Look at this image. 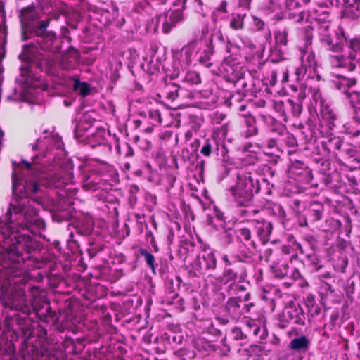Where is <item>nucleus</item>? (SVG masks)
<instances>
[{
  "label": "nucleus",
  "instance_id": "obj_1",
  "mask_svg": "<svg viewBox=\"0 0 360 360\" xmlns=\"http://www.w3.org/2000/svg\"><path fill=\"white\" fill-rule=\"evenodd\" d=\"M44 136L33 145V150H44L43 155H35L32 162L23 160L14 167L12 174L13 198L5 215L4 225H11L22 216L27 225H45L34 204L46 207L49 198L43 191L44 188H65L59 193L60 202L71 205L75 188L69 186L72 181L71 165L62 158L65 155L64 144L56 134L44 131ZM15 225H24L17 223Z\"/></svg>",
  "mask_w": 360,
  "mask_h": 360
},
{
  "label": "nucleus",
  "instance_id": "obj_2",
  "mask_svg": "<svg viewBox=\"0 0 360 360\" xmlns=\"http://www.w3.org/2000/svg\"><path fill=\"white\" fill-rule=\"evenodd\" d=\"M315 10V21L317 22V30L320 41L328 51L332 52L329 56V63L333 68L354 71L360 69V36L347 38L342 30L340 34L330 29V15L327 11Z\"/></svg>",
  "mask_w": 360,
  "mask_h": 360
},
{
  "label": "nucleus",
  "instance_id": "obj_3",
  "mask_svg": "<svg viewBox=\"0 0 360 360\" xmlns=\"http://www.w3.org/2000/svg\"><path fill=\"white\" fill-rule=\"evenodd\" d=\"M25 259H33L37 264L41 263V261L34 256L27 255L25 258L15 245L10 246L3 255V262L0 265V285L3 288L14 285L11 288L10 293L3 295V306L27 316L30 314L31 309L27 303L25 289L22 287L27 281L23 276L22 268V264Z\"/></svg>",
  "mask_w": 360,
  "mask_h": 360
},
{
  "label": "nucleus",
  "instance_id": "obj_4",
  "mask_svg": "<svg viewBox=\"0 0 360 360\" xmlns=\"http://www.w3.org/2000/svg\"><path fill=\"white\" fill-rule=\"evenodd\" d=\"M48 21H40L39 25L32 30L31 35L37 37L36 49L44 52L40 61L42 70L51 75H59L58 68L69 70L75 69L79 63V53L74 48L60 55V41L53 32H47Z\"/></svg>",
  "mask_w": 360,
  "mask_h": 360
},
{
  "label": "nucleus",
  "instance_id": "obj_5",
  "mask_svg": "<svg viewBox=\"0 0 360 360\" xmlns=\"http://www.w3.org/2000/svg\"><path fill=\"white\" fill-rule=\"evenodd\" d=\"M211 42V37L208 33L207 27L202 30V37L200 39L194 40L181 49L172 51L173 62L172 69L169 70L168 75L172 79H175L181 76L192 65L196 55L203 45L207 46Z\"/></svg>",
  "mask_w": 360,
  "mask_h": 360
},
{
  "label": "nucleus",
  "instance_id": "obj_6",
  "mask_svg": "<svg viewBox=\"0 0 360 360\" xmlns=\"http://www.w3.org/2000/svg\"><path fill=\"white\" fill-rule=\"evenodd\" d=\"M236 176V183L229 188V191L238 206L249 207L252 203L254 192L259 191V181L248 167L239 171Z\"/></svg>",
  "mask_w": 360,
  "mask_h": 360
},
{
  "label": "nucleus",
  "instance_id": "obj_7",
  "mask_svg": "<svg viewBox=\"0 0 360 360\" xmlns=\"http://www.w3.org/2000/svg\"><path fill=\"white\" fill-rule=\"evenodd\" d=\"M311 36L306 34L304 46L299 48L300 52V64L295 68V75L297 81H319L320 75L317 73V62L315 54L311 50Z\"/></svg>",
  "mask_w": 360,
  "mask_h": 360
},
{
  "label": "nucleus",
  "instance_id": "obj_8",
  "mask_svg": "<svg viewBox=\"0 0 360 360\" xmlns=\"http://www.w3.org/2000/svg\"><path fill=\"white\" fill-rule=\"evenodd\" d=\"M113 172L112 167L100 164L90 175L85 176L83 182L84 188L93 191L110 189L112 184L108 182V178L112 176Z\"/></svg>",
  "mask_w": 360,
  "mask_h": 360
},
{
  "label": "nucleus",
  "instance_id": "obj_9",
  "mask_svg": "<svg viewBox=\"0 0 360 360\" xmlns=\"http://www.w3.org/2000/svg\"><path fill=\"white\" fill-rule=\"evenodd\" d=\"M226 50L229 55L225 56L221 67L231 79H239L243 75V70L240 65L241 49L238 45L228 42Z\"/></svg>",
  "mask_w": 360,
  "mask_h": 360
},
{
  "label": "nucleus",
  "instance_id": "obj_10",
  "mask_svg": "<svg viewBox=\"0 0 360 360\" xmlns=\"http://www.w3.org/2000/svg\"><path fill=\"white\" fill-rule=\"evenodd\" d=\"M310 94L315 105V108L320 112L321 117L329 129L333 130L338 127L339 120L329 105L323 98L319 89L310 88Z\"/></svg>",
  "mask_w": 360,
  "mask_h": 360
},
{
  "label": "nucleus",
  "instance_id": "obj_11",
  "mask_svg": "<svg viewBox=\"0 0 360 360\" xmlns=\"http://www.w3.org/2000/svg\"><path fill=\"white\" fill-rule=\"evenodd\" d=\"M342 139L339 136H331L321 141L323 156L316 158L322 166H328L330 158H338V154L343 144Z\"/></svg>",
  "mask_w": 360,
  "mask_h": 360
},
{
  "label": "nucleus",
  "instance_id": "obj_12",
  "mask_svg": "<svg viewBox=\"0 0 360 360\" xmlns=\"http://www.w3.org/2000/svg\"><path fill=\"white\" fill-rule=\"evenodd\" d=\"M217 267V259L213 252H204L198 255L193 264V269L196 271L195 276L199 277L205 274L208 270H214Z\"/></svg>",
  "mask_w": 360,
  "mask_h": 360
},
{
  "label": "nucleus",
  "instance_id": "obj_13",
  "mask_svg": "<svg viewBox=\"0 0 360 360\" xmlns=\"http://www.w3.org/2000/svg\"><path fill=\"white\" fill-rule=\"evenodd\" d=\"M283 317L295 325H305L306 316L303 309L299 304L289 303L283 311Z\"/></svg>",
  "mask_w": 360,
  "mask_h": 360
},
{
  "label": "nucleus",
  "instance_id": "obj_14",
  "mask_svg": "<svg viewBox=\"0 0 360 360\" xmlns=\"http://www.w3.org/2000/svg\"><path fill=\"white\" fill-rule=\"evenodd\" d=\"M245 324L248 338L252 337L260 343L266 341L268 337V330L265 325H262L254 319L248 320Z\"/></svg>",
  "mask_w": 360,
  "mask_h": 360
},
{
  "label": "nucleus",
  "instance_id": "obj_15",
  "mask_svg": "<svg viewBox=\"0 0 360 360\" xmlns=\"http://www.w3.org/2000/svg\"><path fill=\"white\" fill-rule=\"evenodd\" d=\"M94 112H86L79 118L77 124L75 128V135L77 139H82L83 136L93 131L95 119L94 117Z\"/></svg>",
  "mask_w": 360,
  "mask_h": 360
},
{
  "label": "nucleus",
  "instance_id": "obj_16",
  "mask_svg": "<svg viewBox=\"0 0 360 360\" xmlns=\"http://www.w3.org/2000/svg\"><path fill=\"white\" fill-rule=\"evenodd\" d=\"M240 297H229L225 304V311L233 321H238L244 316Z\"/></svg>",
  "mask_w": 360,
  "mask_h": 360
},
{
  "label": "nucleus",
  "instance_id": "obj_17",
  "mask_svg": "<svg viewBox=\"0 0 360 360\" xmlns=\"http://www.w3.org/2000/svg\"><path fill=\"white\" fill-rule=\"evenodd\" d=\"M106 132L104 128L96 127V129H93V131H90L86 133L82 139H77L81 141H86L92 147L96 146H100L105 143Z\"/></svg>",
  "mask_w": 360,
  "mask_h": 360
},
{
  "label": "nucleus",
  "instance_id": "obj_18",
  "mask_svg": "<svg viewBox=\"0 0 360 360\" xmlns=\"http://www.w3.org/2000/svg\"><path fill=\"white\" fill-rule=\"evenodd\" d=\"M331 82L334 86L346 96L352 93L351 89L355 86L356 82L354 78H349L340 75L333 76Z\"/></svg>",
  "mask_w": 360,
  "mask_h": 360
},
{
  "label": "nucleus",
  "instance_id": "obj_19",
  "mask_svg": "<svg viewBox=\"0 0 360 360\" xmlns=\"http://www.w3.org/2000/svg\"><path fill=\"white\" fill-rule=\"evenodd\" d=\"M284 11L288 13V17L300 22L304 18V13L302 11L300 0H286Z\"/></svg>",
  "mask_w": 360,
  "mask_h": 360
},
{
  "label": "nucleus",
  "instance_id": "obj_20",
  "mask_svg": "<svg viewBox=\"0 0 360 360\" xmlns=\"http://www.w3.org/2000/svg\"><path fill=\"white\" fill-rule=\"evenodd\" d=\"M324 206L323 204L314 202L310 204L305 218V225L318 221L323 217Z\"/></svg>",
  "mask_w": 360,
  "mask_h": 360
},
{
  "label": "nucleus",
  "instance_id": "obj_21",
  "mask_svg": "<svg viewBox=\"0 0 360 360\" xmlns=\"http://www.w3.org/2000/svg\"><path fill=\"white\" fill-rule=\"evenodd\" d=\"M302 111V105L300 102H294L292 99L285 100V111L282 120L287 122L290 117H297Z\"/></svg>",
  "mask_w": 360,
  "mask_h": 360
},
{
  "label": "nucleus",
  "instance_id": "obj_22",
  "mask_svg": "<svg viewBox=\"0 0 360 360\" xmlns=\"http://www.w3.org/2000/svg\"><path fill=\"white\" fill-rule=\"evenodd\" d=\"M311 345V340L306 335L293 338L288 345L290 350L297 353L307 352Z\"/></svg>",
  "mask_w": 360,
  "mask_h": 360
},
{
  "label": "nucleus",
  "instance_id": "obj_23",
  "mask_svg": "<svg viewBox=\"0 0 360 360\" xmlns=\"http://www.w3.org/2000/svg\"><path fill=\"white\" fill-rule=\"evenodd\" d=\"M342 11L344 17L356 19L360 16V0H342Z\"/></svg>",
  "mask_w": 360,
  "mask_h": 360
},
{
  "label": "nucleus",
  "instance_id": "obj_24",
  "mask_svg": "<svg viewBox=\"0 0 360 360\" xmlns=\"http://www.w3.org/2000/svg\"><path fill=\"white\" fill-rule=\"evenodd\" d=\"M195 349L202 352L204 355L208 356L219 350V345L214 344L212 341H209L205 338H198L194 341Z\"/></svg>",
  "mask_w": 360,
  "mask_h": 360
},
{
  "label": "nucleus",
  "instance_id": "obj_25",
  "mask_svg": "<svg viewBox=\"0 0 360 360\" xmlns=\"http://www.w3.org/2000/svg\"><path fill=\"white\" fill-rule=\"evenodd\" d=\"M65 84L68 86L73 89L79 95L84 97L90 94L91 89L90 85L86 82H81L75 77H69Z\"/></svg>",
  "mask_w": 360,
  "mask_h": 360
},
{
  "label": "nucleus",
  "instance_id": "obj_26",
  "mask_svg": "<svg viewBox=\"0 0 360 360\" xmlns=\"http://www.w3.org/2000/svg\"><path fill=\"white\" fill-rule=\"evenodd\" d=\"M173 26H174V24H172L169 19V13H164L155 18V23L153 27L150 25H148L147 29L156 32L160 27H161L163 32L168 33Z\"/></svg>",
  "mask_w": 360,
  "mask_h": 360
},
{
  "label": "nucleus",
  "instance_id": "obj_27",
  "mask_svg": "<svg viewBox=\"0 0 360 360\" xmlns=\"http://www.w3.org/2000/svg\"><path fill=\"white\" fill-rule=\"evenodd\" d=\"M255 256V252L247 248L244 243H240L238 245V253L234 258L240 262L250 263L254 260Z\"/></svg>",
  "mask_w": 360,
  "mask_h": 360
},
{
  "label": "nucleus",
  "instance_id": "obj_28",
  "mask_svg": "<svg viewBox=\"0 0 360 360\" xmlns=\"http://www.w3.org/2000/svg\"><path fill=\"white\" fill-rule=\"evenodd\" d=\"M141 255L144 257L147 266L150 269L153 274H156V268L158 264L155 262V257L148 250L140 248L137 252L134 253L135 262L137 261L139 256Z\"/></svg>",
  "mask_w": 360,
  "mask_h": 360
},
{
  "label": "nucleus",
  "instance_id": "obj_29",
  "mask_svg": "<svg viewBox=\"0 0 360 360\" xmlns=\"http://www.w3.org/2000/svg\"><path fill=\"white\" fill-rule=\"evenodd\" d=\"M265 9L269 13H274L278 19L285 17L284 8L281 0H267Z\"/></svg>",
  "mask_w": 360,
  "mask_h": 360
},
{
  "label": "nucleus",
  "instance_id": "obj_30",
  "mask_svg": "<svg viewBox=\"0 0 360 360\" xmlns=\"http://www.w3.org/2000/svg\"><path fill=\"white\" fill-rule=\"evenodd\" d=\"M342 132L352 136H358L360 134V115H354L351 121L342 124Z\"/></svg>",
  "mask_w": 360,
  "mask_h": 360
},
{
  "label": "nucleus",
  "instance_id": "obj_31",
  "mask_svg": "<svg viewBox=\"0 0 360 360\" xmlns=\"http://www.w3.org/2000/svg\"><path fill=\"white\" fill-rule=\"evenodd\" d=\"M36 314L38 318L44 323L51 322L55 324L59 319L58 314L55 311L52 310L49 304L46 305L44 311L41 309L37 310Z\"/></svg>",
  "mask_w": 360,
  "mask_h": 360
},
{
  "label": "nucleus",
  "instance_id": "obj_32",
  "mask_svg": "<svg viewBox=\"0 0 360 360\" xmlns=\"http://www.w3.org/2000/svg\"><path fill=\"white\" fill-rule=\"evenodd\" d=\"M32 333L30 331L24 340L26 347V351H22V357L25 360H37L39 356L38 347L34 345H29L27 340L32 336Z\"/></svg>",
  "mask_w": 360,
  "mask_h": 360
},
{
  "label": "nucleus",
  "instance_id": "obj_33",
  "mask_svg": "<svg viewBox=\"0 0 360 360\" xmlns=\"http://www.w3.org/2000/svg\"><path fill=\"white\" fill-rule=\"evenodd\" d=\"M238 278V274L237 271H234L230 267H225L221 276L220 280L221 282L224 285L229 284V288H231L236 285Z\"/></svg>",
  "mask_w": 360,
  "mask_h": 360
},
{
  "label": "nucleus",
  "instance_id": "obj_34",
  "mask_svg": "<svg viewBox=\"0 0 360 360\" xmlns=\"http://www.w3.org/2000/svg\"><path fill=\"white\" fill-rule=\"evenodd\" d=\"M307 172V166L305 164L300 160H295L292 162L288 169V173L291 178L297 179L298 177L302 176Z\"/></svg>",
  "mask_w": 360,
  "mask_h": 360
},
{
  "label": "nucleus",
  "instance_id": "obj_35",
  "mask_svg": "<svg viewBox=\"0 0 360 360\" xmlns=\"http://www.w3.org/2000/svg\"><path fill=\"white\" fill-rule=\"evenodd\" d=\"M356 152L354 146L347 143H343L340 150V153L338 154V157L347 159L348 163H352L353 159L356 158Z\"/></svg>",
  "mask_w": 360,
  "mask_h": 360
},
{
  "label": "nucleus",
  "instance_id": "obj_36",
  "mask_svg": "<svg viewBox=\"0 0 360 360\" xmlns=\"http://www.w3.org/2000/svg\"><path fill=\"white\" fill-rule=\"evenodd\" d=\"M245 118V123L247 127L245 131H244V134L245 137H250L257 134V128L256 127V120L255 119L250 115H243Z\"/></svg>",
  "mask_w": 360,
  "mask_h": 360
},
{
  "label": "nucleus",
  "instance_id": "obj_37",
  "mask_svg": "<svg viewBox=\"0 0 360 360\" xmlns=\"http://www.w3.org/2000/svg\"><path fill=\"white\" fill-rule=\"evenodd\" d=\"M346 98L349 100L354 115H360V92L352 91Z\"/></svg>",
  "mask_w": 360,
  "mask_h": 360
},
{
  "label": "nucleus",
  "instance_id": "obj_38",
  "mask_svg": "<svg viewBox=\"0 0 360 360\" xmlns=\"http://www.w3.org/2000/svg\"><path fill=\"white\" fill-rule=\"evenodd\" d=\"M110 234L117 240H122L130 233L129 226H111ZM121 244V241L117 242Z\"/></svg>",
  "mask_w": 360,
  "mask_h": 360
},
{
  "label": "nucleus",
  "instance_id": "obj_39",
  "mask_svg": "<svg viewBox=\"0 0 360 360\" xmlns=\"http://www.w3.org/2000/svg\"><path fill=\"white\" fill-rule=\"evenodd\" d=\"M174 355L179 360H193L195 352L189 347H182L174 352Z\"/></svg>",
  "mask_w": 360,
  "mask_h": 360
},
{
  "label": "nucleus",
  "instance_id": "obj_40",
  "mask_svg": "<svg viewBox=\"0 0 360 360\" xmlns=\"http://www.w3.org/2000/svg\"><path fill=\"white\" fill-rule=\"evenodd\" d=\"M252 26L257 31H264V38L266 41H269L271 37V32L268 27H265L264 22L256 16H252Z\"/></svg>",
  "mask_w": 360,
  "mask_h": 360
},
{
  "label": "nucleus",
  "instance_id": "obj_41",
  "mask_svg": "<svg viewBox=\"0 0 360 360\" xmlns=\"http://www.w3.org/2000/svg\"><path fill=\"white\" fill-rule=\"evenodd\" d=\"M183 80L191 84H198L201 82V79L198 72L189 70L188 69L184 73H181Z\"/></svg>",
  "mask_w": 360,
  "mask_h": 360
},
{
  "label": "nucleus",
  "instance_id": "obj_42",
  "mask_svg": "<svg viewBox=\"0 0 360 360\" xmlns=\"http://www.w3.org/2000/svg\"><path fill=\"white\" fill-rule=\"evenodd\" d=\"M176 234L181 239V242L189 241L193 238L191 226H175Z\"/></svg>",
  "mask_w": 360,
  "mask_h": 360
},
{
  "label": "nucleus",
  "instance_id": "obj_43",
  "mask_svg": "<svg viewBox=\"0 0 360 360\" xmlns=\"http://www.w3.org/2000/svg\"><path fill=\"white\" fill-rule=\"evenodd\" d=\"M289 262L280 264L278 266H271V269L274 276L278 278H284L288 276L289 270Z\"/></svg>",
  "mask_w": 360,
  "mask_h": 360
},
{
  "label": "nucleus",
  "instance_id": "obj_44",
  "mask_svg": "<svg viewBox=\"0 0 360 360\" xmlns=\"http://www.w3.org/2000/svg\"><path fill=\"white\" fill-rule=\"evenodd\" d=\"M218 150L217 141L214 139H207L202 146L200 153L205 155L210 156L211 153Z\"/></svg>",
  "mask_w": 360,
  "mask_h": 360
},
{
  "label": "nucleus",
  "instance_id": "obj_45",
  "mask_svg": "<svg viewBox=\"0 0 360 360\" xmlns=\"http://www.w3.org/2000/svg\"><path fill=\"white\" fill-rule=\"evenodd\" d=\"M231 335L235 340H244L248 338L245 324L243 326H235L231 330Z\"/></svg>",
  "mask_w": 360,
  "mask_h": 360
},
{
  "label": "nucleus",
  "instance_id": "obj_46",
  "mask_svg": "<svg viewBox=\"0 0 360 360\" xmlns=\"http://www.w3.org/2000/svg\"><path fill=\"white\" fill-rule=\"evenodd\" d=\"M307 262L309 266L316 271L323 266L321 259L315 253H311L307 256Z\"/></svg>",
  "mask_w": 360,
  "mask_h": 360
},
{
  "label": "nucleus",
  "instance_id": "obj_47",
  "mask_svg": "<svg viewBox=\"0 0 360 360\" xmlns=\"http://www.w3.org/2000/svg\"><path fill=\"white\" fill-rule=\"evenodd\" d=\"M188 245H190L191 248L194 247V243L193 241L189 240L186 242H181V245L177 250V255L180 259L184 261L188 257L190 254Z\"/></svg>",
  "mask_w": 360,
  "mask_h": 360
},
{
  "label": "nucleus",
  "instance_id": "obj_48",
  "mask_svg": "<svg viewBox=\"0 0 360 360\" xmlns=\"http://www.w3.org/2000/svg\"><path fill=\"white\" fill-rule=\"evenodd\" d=\"M152 11V8L146 0H140L135 4L134 6V11L136 13H140L141 15L150 14Z\"/></svg>",
  "mask_w": 360,
  "mask_h": 360
},
{
  "label": "nucleus",
  "instance_id": "obj_49",
  "mask_svg": "<svg viewBox=\"0 0 360 360\" xmlns=\"http://www.w3.org/2000/svg\"><path fill=\"white\" fill-rule=\"evenodd\" d=\"M245 16V15L242 14H233L230 20V27L235 30L242 29Z\"/></svg>",
  "mask_w": 360,
  "mask_h": 360
},
{
  "label": "nucleus",
  "instance_id": "obj_50",
  "mask_svg": "<svg viewBox=\"0 0 360 360\" xmlns=\"http://www.w3.org/2000/svg\"><path fill=\"white\" fill-rule=\"evenodd\" d=\"M24 316H21L20 314H14L13 316V321L16 322V323L20 326L21 330L23 331L25 335H27V332L31 331L30 328H25V326L26 325V322L27 320V317L29 315L23 314Z\"/></svg>",
  "mask_w": 360,
  "mask_h": 360
},
{
  "label": "nucleus",
  "instance_id": "obj_51",
  "mask_svg": "<svg viewBox=\"0 0 360 360\" xmlns=\"http://www.w3.org/2000/svg\"><path fill=\"white\" fill-rule=\"evenodd\" d=\"M275 41L280 46H286L288 43V32L285 30H278L274 34Z\"/></svg>",
  "mask_w": 360,
  "mask_h": 360
},
{
  "label": "nucleus",
  "instance_id": "obj_52",
  "mask_svg": "<svg viewBox=\"0 0 360 360\" xmlns=\"http://www.w3.org/2000/svg\"><path fill=\"white\" fill-rule=\"evenodd\" d=\"M290 258H285L282 252H279L278 251H275L274 255V258L271 262L270 268L271 266H278L280 264H284L285 262H289Z\"/></svg>",
  "mask_w": 360,
  "mask_h": 360
},
{
  "label": "nucleus",
  "instance_id": "obj_53",
  "mask_svg": "<svg viewBox=\"0 0 360 360\" xmlns=\"http://www.w3.org/2000/svg\"><path fill=\"white\" fill-rule=\"evenodd\" d=\"M148 116L152 125L155 126L162 123L161 114L158 110H150L148 112Z\"/></svg>",
  "mask_w": 360,
  "mask_h": 360
},
{
  "label": "nucleus",
  "instance_id": "obj_54",
  "mask_svg": "<svg viewBox=\"0 0 360 360\" xmlns=\"http://www.w3.org/2000/svg\"><path fill=\"white\" fill-rule=\"evenodd\" d=\"M25 73L28 75L27 78L25 79V82L27 87L29 89V91L39 88L41 86V82L38 79H30V69H26Z\"/></svg>",
  "mask_w": 360,
  "mask_h": 360
},
{
  "label": "nucleus",
  "instance_id": "obj_55",
  "mask_svg": "<svg viewBox=\"0 0 360 360\" xmlns=\"http://www.w3.org/2000/svg\"><path fill=\"white\" fill-rule=\"evenodd\" d=\"M178 89L174 84L167 85L166 98L171 101L175 100L178 97Z\"/></svg>",
  "mask_w": 360,
  "mask_h": 360
},
{
  "label": "nucleus",
  "instance_id": "obj_56",
  "mask_svg": "<svg viewBox=\"0 0 360 360\" xmlns=\"http://www.w3.org/2000/svg\"><path fill=\"white\" fill-rule=\"evenodd\" d=\"M110 257L112 259V262L117 264H122L127 261L126 255L116 250L110 252Z\"/></svg>",
  "mask_w": 360,
  "mask_h": 360
},
{
  "label": "nucleus",
  "instance_id": "obj_57",
  "mask_svg": "<svg viewBox=\"0 0 360 360\" xmlns=\"http://www.w3.org/2000/svg\"><path fill=\"white\" fill-rule=\"evenodd\" d=\"M167 13H169V19L171 23L174 25L183 20V13L180 10L170 11Z\"/></svg>",
  "mask_w": 360,
  "mask_h": 360
},
{
  "label": "nucleus",
  "instance_id": "obj_58",
  "mask_svg": "<svg viewBox=\"0 0 360 360\" xmlns=\"http://www.w3.org/2000/svg\"><path fill=\"white\" fill-rule=\"evenodd\" d=\"M355 287H356V283L352 279H349L347 282L346 285L345 286V292L346 296L347 297V298L349 300H350L351 302L353 301L352 295L354 292Z\"/></svg>",
  "mask_w": 360,
  "mask_h": 360
},
{
  "label": "nucleus",
  "instance_id": "obj_59",
  "mask_svg": "<svg viewBox=\"0 0 360 360\" xmlns=\"http://www.w3.org/2000/svg\"><path fill=\"white\" fill-rule=\"evenodd\" d=\"M236 238L241 243L242 239L248 241L251 239V232L248 228H241L237 230Z\"/></svg>",
  "mask_w": 360,
  "mask_h": 360
},
{
  "label": "nucleus",
  "instance_id": "obj_60",
  "mask_svg": "<svg viewBox=\"0 0 360 360\" xmlns=\"http://www.w3.org/2000/svg\"><path fill=\"white\" fill-rule=\"evenodd\" d=\"M226 7L227 2L226 1H222L219 6L217 7L212 13V18L214 20H217L218 19L219 15H225L226 13Z\"/></svg>",
  "mask_w": 360,
  "mask_h": 360
},
{
  "label": "nucleus",
  "instance_id": "obj_61",
  "mask_svg": "<svg viewBox=\"0 0 360 360\" xmlns=\"http://www.w3.org/2000/svg\"><path fill=\"white\" fill-rule=\"evenodd\" d=\"M272 214L280 219L281 220V223L284 224L285 221H283L285 217V212L283 210V208L278 204L274 205L272 207Z\"/></svg>",
  "mask_w": 360,
  "mask_h": 360
},
{
  "label": "nucleus",
  "instance_id": "obj_62",
  "mask_svg": "<svg viewBox=\"0 0 360 360\" xmlns=\"http://www.w3.org/2000/svg\"><path fill=\"white\" fill-rule=\"evenodd\" d=\"M273 226H261L258 234L264 243L269 240V236L271 235Z\"/></svg>",
  "mask_w": 360,
  "mask_h": 360
},
{
  "label": "nucleus",
  "instance_id": "obj_63",
  "mask_svg": "<svg viewBox=\"0 0 360 360\" xmlns=\"http://www.w3.org/2000/svg\"><path fill=\"white\" fill-rule=\"evenodd\" d=\"M21 21H29L34 19V9L32 8H27L23 9L20 13Z\"/></svg>",
  "mask_w": 360,
  "mask_h": 360
},
{
  "label": "nucleus",
  "instance_id": "obj_64",
  "mask_svg": "<svg viewBox=\"0 0 360 360\" xmlns=\"http://www.w3.org/2000/svg\"><path fill=\"white\" fill-rule=\"evenodd\" d=\"M275 111L282 118L283 114L285 111V101L278 100L274 101L273 104Z\"/></svg>",
  "mask_w": 360,
  "mask_h": 360
}]
</instances>
